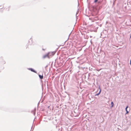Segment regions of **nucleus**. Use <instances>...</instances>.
<instances>
[{"instance_id": "0eeeda50", "label": "nucleus", "mask_w": 131, "mask_h": 131, "mask_svg": "<svg viewBox=\"0 0 131 131\" xmlns=\"http://www.w3.org/2000/svg\"><path fill=\"white\" fill-rule=\"evenodd\" d=\"M98 0H95V1H94V2L95 3H96V2H97V1Z\"/></svg>"}, {"instance_id": "20e7f679", "label": "nucleus", "mask_w": 131, "mask_h": 131, "mask_svg": "<svg viewBox=\"0 0 131 131\" xmlns=\"http://www.w3.org/2000/svg\"><path fill=\"white\" fill-rule=\"evenodd\" d=\"M30 70L32 72H33L35 73H36V72L33 69H30Z\"/></svg>"}, {"instance_id": "7ed1b4c3", "label": "nucleus", "mask_w": 131, "mask_h": 131, "mask_svg": "<svg viewBox=\"0 0 131 131\" xmlns=\"http://www.w3.org/2000/svg\"><path fill=\"white\" fill-rule=\"evenodd\" d=\"M39 78L41 79H42L43 78V75H39Z\"/></svg>"}, {"instance_id": "f257e3e1", "label": "nucleus", "mask_w": 131, "mask_h": 131, "mask_svg": "<svg viewBox=\"0 0 131 131\" xmlns=\"http://www.w3.org/2000/svg\"><path fill=\"white\" fill-rule=\"evenodd\" d=\"M55 53L54 52H49L48 53V54L50 58V56L53 55Z\"/></svg>"}, {"instance_id": "6e6552de", "label": "nucleus", "mask_w": 131, "mask_h": 131, "mask_svg": "<svg viewBox=\"0 0 131 131\" xmlns=\"http://www.w3.org/2000/svg\"><path fill=\"white\" fill-rule=\"evenodd\" d=\"M126 114H127L128 113V112L127 111H126Z\"/></svg>"}, {"instance_id": "1a4fd4ad", "label": "nucleus", "mask_w": 131, "mask_h": 131, "mask_svg": "<svg viewBox=\"0 0 131 131\" xmlns=\"http://www.w3.org/2000/svg\"><path fill=\"white\" fill-rule=\"evenodd\" d=\"M101 91H100V92H99V93L98 94H97V95H98L99 94H100V93L101 92Z\"/></svg>"}, {"instance_id": "39448f33", "label": "nucleus", "mask_w": 131, "mask_h": 131, "mask_svg": "<svg viewBox=\"0 0 131 131\" xmlns=\"http://www.w3.org/2000/svg\"><path fill=\"white\" fill-rule=\"evenodd\" d=\"M111 107H113L114 106V103L113 102H112L111 103Z\"/></svg>"}, {"instance_id": "f03ea898", "label": "nucleus", "mask_w": 131, "mask_h": 131, "mask_svg": "<svg viewBox=\"0 0 131 131\" xmlns=\"http://www.w3.org/2000/svg\"><path fill=\"white\" fill-rule=\"evenodd\" d=\"M44 59H45L46 58H49V56L48 54L47 53L46 54L44 55L42 57Z\"/></svg>"}, {"instance_id": "423d86ee", "label": "nucleus", "mask_w": 131, "mask_h": 131, "mask_svg": "<svg viewBox=\"0 0 131 131\" xmlns=\"http://www.w3.org/2000/svg\"><path fill=\"white\" fill-rule=\"evenodd\" d=\"M128 107V106H127L126 107V108H125V110H126V111H127V108Z\"/></svg>"}]
</instances>
